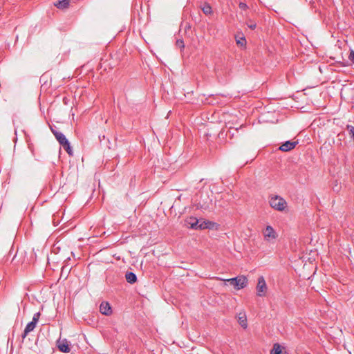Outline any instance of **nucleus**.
<instances>
[{
  "mask_svg": "<svg viewBox=\"0 0 354 354\" xmlns=\"http://www.w3.org/2000/svg\"><path fill=\"white\" fill-rule=\"evenodd\" d=\"M52 133L55 136L56 140L59 145L64 148L69 156H73V149L66 136L60 131L50 128Z\"/></svg>",
  "mask_w": 354,
  "mask_h": 354,
  "instance_id": "1",
  "label": "nucleus"
},
{
  "mask_svg": "<svg viewBox=\"0 0 354 354\" xmlns=\"http://www.w3.org/2000/svg\"><path fill=\"white\" fill-rule=\"evenodd\" d=\"M227 132H228V136L230 138H232L234 136V133H238L239 131V129L238 128H235V129H232V128H230L227 131H226Z\"/></svg>",
  "mask_w": 354,
  "mask_h": 354,
  "instance_id": "18",
  "label": "nucleus"
},
{
  "mask_svg": "<svg viewBox=\"0 0 354 354\" xmlns=\"http://www.w3.org/2000/svg\"><path fill=\"white\" fill-rule=\"evenodd\" d=\"M246 25L249 28L252 30L255 29L257 27L256 23L253 21L252 19H248L246 21Z\"/></svg>",
  "mask_w": 354,
  "mask_h": 354,
  "instance_id": "17",
  "label": "nucleus"
},
{
  "mask_svg": "<svg viewBox=\"0 0 354 354\" xmlns=\"http://www.w3.org/2000/svg\"><path fill=\"white\" fill-rule=\"evenodd\" d=\"M349 59H350V60L352 61L353 63H354V51L353 50L351 51V53L349 55Z\"/></svg>",
  "mask_w": 354,
  "mask_h": 354,
  "instance_id": "24",
  "label": "nucleus"
},
{
  "mask_svg": "<svg viewBox=\"0 0 354 354\" xmlns=\"http://www.w3.org/2000/svg\"><path fill=\"white\" fill-rule=\"evenodd\" d=\"M239 7L241 10H246L248 8V5L243 2H240L239 4Z\"/></svg>",
  "mask_w": 354,
  "mask_h": 354,
  "instance_id": "22",
  "label": "nucleus"
},
{
  "mask_svg": "<svg viewBox=\"0 0 354 354\" xmlns=\"http://www.w3.org/2000/svg\"><path fill=\"white\" fill-rule=\"evenodd\" d=\"M298 144L297 141H286L283 142L279 148V150L282 151H289L293 149Z\"/></svg>",
  "mask_w": 354,
  "mask_h": 354,
  "instance_id": "7",
  "label": "nucleus"
},
{
  "mask_svg": "<svg viewBox=\"0 0 354 354\" xmlns=\"http://www.w3.org/2000/svg\"><path fill=\"white\" fill-rule=\"evenodd\" d=\"M269 203L273 209L280 212L283 211L287 207L285 199L278 195L270 196Z\"/></svg>",
  "mask_w": 354,
  "mask_h": 354,
  "instance_id": "2",
  "label": "nucleus"
},
{
  "mask_svg": "<svg viewBox=\"0 0 354 354\" xmlns=\"http://www.w3.org/2000/svg\"><path fill=\"white\" fill-rule=\"evenodd\" d=\"M226 281L236 290H241L248 284V279L245 276H238Z\"/></svg>",
  "mask_w": 354,
  "mask_h": 354,
  "instance_id": "3",
  "label": "nucleus"
},
{
  "mask_svg": "<svg viewBox=\"0 0 354 354\" xmlns=\"http://www.w3.org/2000/svg\"><path fill=\"white\" fill-rule=\"evenodd\" d=\"M36 325H37V324H35V322H33L32 321L30 322H29L26 325V328L24 329V333L22 334V338L24 339L28 335V334L29 333L35 329V328L36 327Z\"/></svg>",
  "mask_w": 354,
  "mask_h": 354,
  "instance_id": "9",
  "label": "nucleus"
},
{
  "mask_svg": "<svg viewBox=\"0 0 354 354\" xmlns=\"http://www.w3.org/2000/svg\"><path fill=\"white\" fill-rule=\"evenodd\" d=\"M202 10L205 15H208L212 13V7L208 3H204L202 7Z\"/></svg>",
  "mask_w": 354,
  "mask_h": 354,
  "instance_id": "16",
  "label": "nucleus"
},
{
  "mask_svg": "<svg viewBox=\"0 0 354 354\" xmlns=\"http://www.w3.org/2000/svg\"><path fill=\"white\" fill-rule=\"evenodd\" d=\"M257 295L258 297H265L268 291V286L266 280L263 276L258 278V283L256 287Z\"/></svg>",
  "mask_w": 354,
  "mask_h": 354,
  "instance_id": "4",
  "label": "nucleus"
},
{
  "mask_svg": "<svg viewBox=\"0 0 354 354\" xmlns=\"http://www.w3.org/2000/svg\"><path fill=\"white\" fill-rule=\"evenodd\" d=\"M239 324L243 328H246L248 327V322H247V318L246 315L245 314H240L239 317Z\"/></svg>",
  "mask_w": 354,
  "mask_h": 354,
  "instance_id": "13",
  "label": "nucleus"
},
{
  "mask_svg": "<svg viewBox=\"0 0 354 354\" xmlns=\"http://www.w3.org/2000/svg\"><path fill=\"white\" fill-rule=\"evenodd\" d=\"M236 44L238 45L241 46H245V44H246V41H245V37H241L240 39H236Z\"/></svg>",
  "mask_w": 354,
  "mask_h": 354,
  "instance_id": "20",
  "label": "nucleus"
},
{
  "mask_svg": "<svg viewBox=\"0 0 354 354\" xmlns=\"http://www.w3.org/2000/svg\"><path fill=\"white\" fill-rule=\"evenodd\" d=\"M39 317H40V313H35L34 315H33L32 322H33L35 324H37L38 322V321H39Z\"/></svg>",
  "mask_w": 354,
  "mask_h": 354,
  "instance_id": "21",
  "label": "nucleus"
},
{
  "mask_svg": "<svg viewBox=\"0 0 354 354\" xmlns=\"http://www.w3.org/2000/svg\"><path fill=\"white\" fill-rule=\"evenodd\" d=\"M71 0H59L56 3H55V6L59 9H64L66 8L70 3Z\"/></svg>",
  "mask_w": 354,
  "mask_h": 354,
  "instance_id": "11",
  "label": "nucleus"
},
{
  "mask_svg": "<svg viewBox=\"0 0 354 354\" xmlns=\"http://www.w3.org/2000/svg\"><path fill=\"white\" fill-rule=\"evenodd\" d=\"M100 311L105 315H109L112 313L111 307L108 302H102L100 306Z\"/></svg>",
  "mask_w": 354,
  "mask_h": 354,
  "instance_id": "8",
  "label": "nucleus"
},
{
  "mask_svg": "<svg viewBox=\"0 0 354 354\" xmlns=\"http://www.w3.org/2000/svg\"><path fill=\"white\" fill-rule=\"evenodd\" d=\"M212 225V222L208 221H204L201 222L200 223H198V229H200V230L209 229V228H211Z\"/></svg>",
  "mask_w": 354,
  "mask_h": 354,
  "instance_id": "14",
  "label": "nucleus"
},
{
  "mask_svg": "<svg viewBox=\"0 0 354 354\" xmlns=\"http://www.w3.org/2000/svg\"><path fill=\"white\" fill-rule=\"evenodd\" d=\"M282 349L279 344H274L273 348L270 351V354H281Z\"/></svg>",
  "mask_w": 354,
  "mask_h": 354,
  "instance_id": "15",
  "label": "nucleus"
},
{
  "mask_svg": "<svg viewBox=\"0 0 354 354\" xmlns=\"http://www.w3.org/2000/svg\"><path fill=\"white\" fill-rule=\"evenodd\" d=\"M264 239L266 241L271 242L277 238V233L270 225H268L263 231Z\"/></svg>",
  "mask_w": 354,
  "mask_h": 354,
  "instance_id": "5",
  "label": "nucleus"
},
{
  "mask_svg": "<svg viewBox=\"0 0 354 354\" xmlns=\"http://www.w3.org/2000/svg\"><path fill=\"white\" fill-rule=\"evenodd\" d=\"M57 346L61 352L69 353L71 351L70 345L66 339H58L57 341Z\"/></svg>",
  "mask_w": 354,
  "mask_h": 354,
  "instance_id": "6",
  "label": "nucleus"
},
{
  "mask_svg": "<svg viewBox=\"0 0 354 354\" xmlns=\"http://www.w3.org/2000/svg\"><path fill=\"white\" fill-rule=\"evenodd\" d=\"M199 221L194 217L189 218V219L187 221L188 225H190V227L192 229H198V225Z\"/></svg>",
  "mask_w": 354,
  "mask_h": 354,
  "instance_id": "12",
  "label": "nucleus"
},
{
  "mask_svg": "<svg viewBox=\"0 0 354 354\" xmlns=\"http://www.w3.org/2000/svg\"><path fill=\"white\" fill-rule=\"evenodd\" d=\"M227 136H228V132H227L224 129H223L218 135V138L220 140L224 139Z\"/></svg>",
  "mask_w": 354,
  "mask_h": 354,
  "instance_id": "19",
  "label": "nucleus"
},
{
  "mask_svg": "<svg viewBox=\"0 0 354 354\" xmlns=\"http://www.w3.org/2000/svg\"><path fill=\"white\" fill-rule=\"evenodd\" d=\"M125 279L127 281L131 284H133L137 281V276L132 272H127L125 274Z\"/></svg>",
  "mask_w": 354,
  "mask_h": 354,
  "instance_id": "10",
  "label": "nucleus"
},
{
  "mask_svg": "<svg viewBox=\"0 0 354 354\" xmlns=\"http://www.w3.org/2000/svg\"><path fill=\"white\" fill-rule=\"evenodd\" d=\"M176 46L179 47L180 48H184V47H185L184 42L181 39H178L176 41Z\"/></svg>",
  "mask_w": 354,
  "mask_h": 354,
  "instance_id": "23",
  "label": "nucleus"
}]
</instances>
